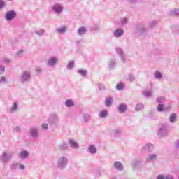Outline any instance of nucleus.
I'll return each instance as SVG.
<instances>
[{
	"instance_id": "nucleus-1",
	"label": "nucleus",
	"mask_w": 179,
	"mask_h": 179,
	"mask_svg": "<svg viewBox=\"0 0 179 179\" xmlns=\"http://www.w3.org/2000/svg\"><path fill=\"white\" fill-rule=\"evenodd\" d=\"M170 131L169 130V124L167 123H162L159 124V129L157 131V135L161 138H166L168 136Z\"/></svg>"
},
{
	"instance_id": "nucleus-2",
	"label": "nucleus",
	"mask_w": 179,
	"mask_h": 179,
	"mask_svg": "<svg viewBox=\"0 0 179 179\" xmlns=\"http://www.w3.org/2000/svg\"><path fill=\"white\" fill-rule=\"evenodd\" d=\"M59 62V59L55 56H52L49 57L46 61V66L48 68H55L58 63Z\"/></svg>"
},
{
	"instance_id": "nucleus-3",
	"label": "nucleus",
	"mask_w": 179,
	"mask_h": 179,
	"mask_svg": "<svg viewBox=\"0 0 179 179\" xmlns=\"http://www.w3.org/2000/svg\"><path fill=\"white\" fill-rule=\"evenodd\" d=\"M30 79H31V73L30 72V70L22 71L20 77V82H22V83H25V82H29Z\"/></svg>"
},
{
	"instance_id": "nucleus-4",
	"label": "nucleus",
	"mask_w": 179,
	"mask_h": 179,
	"mask_svg": "<svg viewBox=\"0 0 179 179\" xmlns=\"http://www.w3.org/2000/svg\"><path fill=\"white\" fill-rule=\"evenodd\" d=\"M59 169H65L68 166V158L65 156H60L57 161Z\"/></svg>"
},
{
	"instance_id": "nucleus-5",
	"label": "nucleus",
	"mask_w": 179,
	"mask_h": 179,
	"mask_svg": "<svg viewBox=\"0 0 179 179\" xmlns=\"http://www.w3.org/2000/svg\"><path fill=\"white\" fill-rule=\"evenodd\" d=\"M13 155V152H8L6 151H4L0 155V161L2 163H8V162L10 161V159H12Z\"/></svg>"
},
{
	"instance_id": "nucleus-6",
	"label": "nucleus",
	"mask_w": 179,
	"mask_h": 179,
	"mask_svg": "<svg viewBox=\"0 0 179 179\" xmlns=\"http://www.w3.org/2000/svg\"><path fill=\"white\" fill-rule=\"evenodd\" d=\"M51 10L55 15H61L64 12V6L60 3H55L51 7Z\"/></svg>"
},
{
	"instance_id": "nucleus-7",
	"label": "nucleus",
	"mask_w": 179,
	"mask_h": 179,
	"mask_svg": "<svg viewBox=\"0 0 179 179\" xmlns=\"http://www.w3.org/2000/svg\"><path fill=\"white\" fill-rule=\"evenodd\" d=\"M148 31L146 27L143 24H139L136 27V34L138 36H145Z\"/></svg>"
},
{
	"instance_id": "nucleus-8",
	"label": "nucleus",
	"mask_w": 179,
	"mask_h": 179,
	"mask_svg": "<svg viewBox=\"0 0 179 179\" xmlns=\"http://www.w3.org/2000/svg\"><path fill=\"white\" fill-rule=\"evenodd\" d=\"M17 15V14L15 12V10L8 11L5 15V20L7 22H12V20L16 17Z\"/></svg>"
},
{
	"instance_id": "nucleus-9",
	"label": "nucleus",
	"mask_w": 179,
	"mask_h": 179,
	"mask_svg": "<svg viewBox=\"0 0 179 179\" xmlns=\"http://www.w3.org/2000/svg\"><path fill=\"white\" fill-rule=\"evenodd\" d=\"M115 51L117 54H118V55L120 56L121 61H122L123 62H127V56H125V54H124V50H122V48H116Z\"/></svg>"
},
{
	"instance_id": "nucleus-10",
	"label": "nucleus",
	"mask_w": 179,
	"mask_h": 179,
	"mask_svg": "<svg viewBox=\"0 0 179 179\" xmlns=\"http://www.w3.org/2000/svg\"><path fill=\"white\" fill-rule=\"evenodd\" d=\"M124 31L121 29L118 28L116 29L113 32V37H115L116 38H120L124 36Z\"/></svg>"
},
{
	"instance_id": "nucleus-11",
	"label": "nucleus",
	"mask_w": 179,
	"mask_h": 179,
	"mask_svg": "<svg viewBox=\"0 0 179 179\" xmlns=\"http://www.w3.org/2000/svg\"><path fill=\"white\" fill-rule=\"evenodd\" d=\"M113 168L117 171H122L124 170V165L120 161H116L113 164Z\"/></svg>"
},
{
	"instance_id": "nucleus-12",
	"label": "nucleus",
	"mask_w": 179,
	"mask_h": 179,
	"mask_svg": "<svg viewBox=\"0 0 179 179\" xmlns=\"http://www.w3.org/2000/svg\"><path fill=\"white\" fill-rule=\"evenodd\" d=\"M29 134L31 136H32V138H34V139H37V138H38V129L36 127L31 128Z\"/></svg>"
},
{
	"instance_id": "nucleus-13",
	"label": "nucleus",
	"mask_w": 179,
	"mask_h": 179,
	"mask_svg": "<svg viewBox=\"0 0 179 179\" xmlns=\"http://www.w3.org/2000/svg\"><path fill=\"white\" fill-rule=\"evenodd\" d=\"M153 149H155V147L153 146V145L150 143H148L143 146L141 150L143 152L145 150L148 152H152Z\"/></svg>"
},
{
	"instance_id": "nucleus-14",
	"label": "nucleus",
	"mask_w": 179,
	"mask_h": 179,
	"mask_svg": "<svg viewBox=\"0 0 179 179\" xmlns=\"http://www.w3.org/2000/svg\"><path fill=\"white\" fill-rule=\"evenodd\" d=\"M66 29H68L66 26L59 27L55 30V33L56 34H65L66 33Z\"/></svg>"
},
{
	"instance_id": "nucleus-15",
	"label": "nucleus",
	"mask_w": 179,
	"mask_h": 179,
	"mask_svg": "<svg viewBox=\"0 0 179 179\" xmlns=\"http://www.w3.org/2000/svg\"><path fill=\"white\" fill-rule=\"evenodd\" d=\"M117 111L120 113V114H124L125 111L127 110V106L125 103H121L117 106Z\"/></svg>"
},
{
	"instance_id": "nucleus-16",
	"label": "nucleus",
	"mask_w": 179,
	"mask_h": 179,
	"mask_svg": "<svg viewBox=\"0 0 179 179\" xmlns=\"http://www.w3.org/2000/svg\"><path fill=\"white\" fill-rule=\"evenodd\" d=\"M83 121L86 124L92 121V115L89 113H84L83 115Z\"/></svg>"
},
{
	"instance_id": "nucleus-17",
	"label": "nucleus",
	"mask_w": 179,
	"mask_h": 179,
	"mask_svg": "<svg viewBox=\"0 0 179 179\" xmlns=\"http://www.w3.org/2000/svg\"><path fill=\"white\" fill-rule=\"evenodd\" d=\"M87 33V28L86 27L83 26L80 27L78 30H77V34L78 36H85Z\"/></svg>"
},
{
	"instance_id": "nucleus-18",
	"label": "nucleus",
	"mask_w": 179,
	"mask_h": 179,
	"mask_svg": "<svg viewBox=\"0 0 179 179\" xmlns=\"http://www.w3.org/2000/svg\"><path fill=\"white\" fill-rule=\"evenodd\" d=\"M69 143L73 149H79V144L75 139H70Z\"/></svg>"
},
{
	"instance_id": "nucleus-19",
	"label": "nucleus",
	"mask_w": 179,
	"mask_h": 179,
	"mask_svg": "<svg viewBox=\"0 0 179 179\" xmlns=\"http://www.w3.org/2000/svg\"><path fill=\"white\" fill-rule=\"evenodd\" d=\"M157 160V155L155 153L149 154L146 158V162H155Z\"/></svg>"
},
{
	"instance_id": "nucleus-20",
	"label": "nucleus",
	"mask_w": 179,
	"mask_h": 179,
	"mask_svg": "<svg viewBox=\"0 0 179 179\" xmlns=\"http://www.w3.org/2000/svg\"><path fill=\"white\" fill-rule=\"evenodd\" d=\"M87 150L89 153H91V155H96V153H97V148L94 145H90Z\"/></svg>"
},
{
	"instance_id": "nucleus-21",
	"label": "nucleus",
	"mask_w": 179,
	"mask_h": 179,
	"mask_svg": "<svg viewBox=\"0 0 179 179\" xmlns=\"http://www.w3.org/2000/svg\"><path fill=\"white\" fill-rule=\"evenodd\" d=\"M168 121L171 124L177 122V115L176 113H171L168 118Z\"/></svg>"
},
{
	"instance_id": "nucleus-22",
	"label": "nucleus",
	"mask_w": 179,
	"mask_h": 179,
	"mask_svg": "<svg viewBox=\"0 0 179 179\" xmlns=\"http://www.w3.org/2000/svg\"><path fill=\"white\" fill-rule=\"evenodd\" d=\"M19 157L20 159H22V160L26 159L27 157H29V152L26 150H22L19 152Z\"/></svg>"
},
{
	"instance_id": "nucleus-23",
	"label": "nucleus",
	"mask_w": 179,
	"mask_h": 179,
	"mask_svg": "<svg viewBox=\"0 0 179 179\" xmlns=\"http://www.w3.org/2000/svg\"><path fill=\"white\" fill-rule=\"evenodd\" d=\"M16 111H19V106L17 102H14L10 107V113H16Z\"/></svg>"
},
{
	"instance_id": "nucleus-24",
	"label": "nucleus",
	"mask_w": 179,
	"mask_h": 179,
	"mask_svg": "<svg viewBox=\"0 0 179 179\" xmlns=\"http://www.w3.org/2000/svg\"><path fill=\"white\" fill-rule=\"evenodd\" d=\"M77 73L82 76L83 78H86L87 76V70L83 69H79L77 70Z\"/></svg>"
},
{
	"instance_id": "nucleus-25",
	"label": "nucleus",
	"mask_w": 179,
	"mask_h": 179,
	"mask_svg": "<svg viewBox=\"0 0 179 179\" xmlns=\"http://www.w3.org/2000/svg\"><path fill=\"white\" fill-rule=\"evenodd\" d=\"M116 62L114 59H111L110 60H109L108 63V68L110 71H111V69H114L115 68V64H116Z\"/></svg>"
},
{
	"instance_id": "nucleus-26",
	"label": "nucleus",
	"mask_w": 179,
	"mask_h": 179,
	"mask_svg": "<svg viewBox=\"0 0 179 179\" xmlns=\"http://www.w3.org/2000/svg\"><path fill=\"white\" fill-rule=\"evenodd\" d=\"M65 106L68 108H71V107H73L75 106V101L72 99H66L65 101Z\"/></svg>"
},
{
	"instance_id": "nucleus-27",
	"label": "nucleus",
	"mask_w": 179,
	"mask_h": 179,
	"mask_svg": "<svg viewBox=\"0 0 179 179\" xmlns=\"http://www.w3.org/2000/svg\"><path fill=\"white\" fill-rule=\"evenodd\" d=\"M59 122V117L58 116V115H53L52 118L51 120V124H52L53 125H57V124H58Z\"/></svg>"
},
{
	"instance_id": "nucleus-28",
	"label": "nucleus",
	"mask_w": 179,
	"mask_h": 179,
	"mask_svg": "<svg viewBox=\"0 0 179 179\" xmlns=\"http://www.w3.org/2000/svg\"><path fill=\"white\" fill-rule=\"evenodd\" d=\"M73 68H75V62L73 60L69 62L66 66V69L72 71Z\"/></svg>"
},
{
	"instance_id": "nucleus-29",
	"label": "nucleus",
	"mask_w": 179,
	"mask_h": 179,
	"mask_svg": "<svg viewBox=\"0 0 179 179\" xmlns=\"http://www.w3.org/2000/svg\"><path fill=\"white\" fill-rule=\"evenodd\" d=\"M108 115V112L106 110H103L99 113V118H106Z\"/></svg>"
},
{
	"instance_id": "nucleus-30",
	"label": "nucleus",
	"mask_w": 179,
	"mask_h": 179,
	"mask_svg": "<svg viewBox=\"0 0 179 179\" xmlns=\"http://www.w3.org/2000/svg\"><path fill=\"white\" fill-rule=\"evenodd\" d=\"M143 94L145 97H152L153 95V92L152 90H145L143 92Z\"/></svg>"
},
{
	"instance_id": "nucleus-31",
	"label": "nucleus",
	"mask_w": 179,
	"mask_h": 179,
	"mask_svg": "<svg viewBox=\"0 0 179 179\" xmlns=\"http://www.w3.org/2000/svg\"><path fill=\"white\" fill-rule=\"evenodd\" d=\"M113 104V98L112 97H108L105 100V106L106 107H110Z\"/></svg>"
},
{
	"instance_id": "nucleus-32",
	"label": "nucleus",
	"mask_w": 179,
	"mask_h": 179,
	"mask_svg": "<svg viewBox=\"0 0 179 179\" xmlns=\"http://www.w3.org/2000/svg\"><path fill=\"white\" fill-rule=\"evenodd\" d=\"M35 34H36L39 37H41L42 36H44V34H45V29H38V30L35 31Z\"/></svg>"
},
{
	"instance_id": "nucleus-33",
	"label": "nucleus",
	"mask_w": 179,
	"mask_h": 179,
	"mask_svg": "<svg viewBox=\"0 0 179 179\" xmlns=\"http://www.w3.org/2000/svg\"><path fill=\"white\" fill-rule=\"evenodd\" d=\"M145 108V106L143 103H137L136 105L135 110L136 111H142Z\"/></svg>"
},
{
	"instance_id": "nucleus-34",
	"label": "nucleus",
	"mask_w": 179,
	"mask_h": 179,
	"mask_svg": "<svg viewBox=\"0 0 179 179\" xmlns=\"http://www.w3.org/2000/svg\"><path fill=\"white\" fill-rule=\"evenodd\" d=\"M157 103H159V104H162V103L166 102V97L164 96H159L156 99Z\"/></svg>"
},
{
	"instance_id": "nucleus-35",
	"label": "nucleus",
	"mask_w": 179,
	"mask_h": 179,
	"mask_svg": "<svg viewBox=\"0 0 179 179\" xmlns=\"http://www.w3.org/2000/svg\"><path fill=\"white\" fill-rule=\"evenodd\" d=\"M154 76L155 79H162L163 78V75L159 71H155Z\"/></svg>"
},
{
	"instance_id": "nucleus-36",
	"label": "nucleus",
	"mask_w": 179,
	"mask_h": 179,
	"mask_svg": "<svg viewBox=\"0 0 179 179\" xmlns=\"http://www.w3.org/2000/svg\"><path fill=\"white\" fill-rule=\"evenodd\" d=\"M122 134V131L121 130V129H117L115 131L114 136H116V137L121 136Z\"/></svg>"
},
{
	"instance_id": "nucleus-37",
	"label": "nucleus",
	"mask_w": 179,
	"mask_h": 179,
	"mask_svg": "<svg viewBox=\"0 0 179 179\" xmlns=\"http://www.w3.org/2000/svg\"><path fill=\"white\" fill-rule=\"evenodd\" d=\"M172 33H173V34H178V33H179L178 26L172 27Z\"/></svg>"
},
{
	"instance_id": "nucleus-38",
	"label": "nucleus",
	"mask_w": 179,
	"mask_h": 179,
	"mask_svg": "<svg viewBox=\"0 0 179 179\" xmlns=\"http://www.w3.org/2000/svg\"><path fill=\"white\" fill-rule=\"evenodd\" d=\"M24 52V50H19L16 52V57H18V58H20V57H23V53Z\"/></svg>"
},
{
	"instance_id": "nucleus-39",
	"label": "nucleus",
	"mask_w": 179,
	"mask_h": 179,
	"mask_svg": "<svg viewBox=\"0 0 179 179\" xmlns=\"http://www.w3.org/2000/svg\"><path fill=\"white\" fill-rule=\"evenodd\" d=\"M3 83H8V80H6V77L0 76V85H2Z\"/></svg>"
},
{
	"instance_id": "nucleus-40",
	"label": "nucleus",
	"mask_w": 179,
	"mask_h": 179,
	"mask_svg": "<svg viewBox=\"0 0 179 179\" xmlns=\"http://www.w3.org/2000/svg\"><path fill=\"white\" fill-rule=\"evenodd\" d=\"M116 89L119 91L122 90V89H124V84L122 83H120L116 85Z\"/></svg>"
},
{
	"instance_id": "nucleus-41",
	"label": "nucleus",
	"mask_w": 179,
	"mask_h": 179,
	"mask_svg": "<svg viewBox=\"0 0 179 179\" xmlns=\"http://www.w3.org/2000/svg\"><path fill=\"white\" fill-rule=\"evenodd\" d=\"M164 108V104H159L157 106V111L159 113L163 112V110Z\"/></svg>"
},
{
	"instance_id": "nucleus-42",
	"label": "nucleus",
	"mask_w": 179,
	"mask_h": 179,
	"mask_svg": "<svg viewBox=\"0 0 179 179\" xmlns=\"http://www.w3.org/2000/svg\"><path fill=\"white\" fill-rule=\"evenodd\" d=\"M157 24V21H151L149 24L148 27H150L151 29L153 27H155V26Z\"/></svg>"
},
{
	"instance_id": "nucleus-43",
	"label": "nucleus",
	"mask_w": 179,
	"mask_h": 179,
	"mask_svg": "<svg viewBox=\"0 0 179 179\" xmlns=\"http://www.w3.org/2000/svg\"><path fill=\"white\" fill-rule=\"evenodd\" d=\"M171 15L174 16H179V9H174L171 11Z\"/></svg>"
},
{
	"instance_id": "nucleus-44",
	"label": "nucleus",
	"mask_w": 179,
	"mask_h": 179,
	"mask_svg": "<svg viewBox=\"0 0 179 179\" xmlns=\"http://www.w3.org/2000/svg\"><path fill=\"white\" fill-rule=\"evenodd\" d=\"M128 80H129V82H134L135 80V76L129 74L128 76Z\"/></svg>"
},
{
	"instance_id": "nucleus-45",
	"label": "nucleus",
	"mask_w": 179,
	"mask_h": 179,
	"mask_svg": "<svg viewBox=\"0 0 179 179\" xmlns=\"http://www.w3.org/2000/svg\"><path fill=\"white\" fill-rule=\"evenodd\" d=\"M120 23L122 25L127 24L128 23V19H127V18H122L120 20Z\"/></svg>"
},
{
	"instance_id": "nucleus-46",
	"label": "nucleus",
	"mask_w": 179,
	"mask_h": 179,
	"mask_svg": "<svg viewBox=\"0 0 179 179\" xmlns=\"http://www.w3.org/2000/svg\"><path fill=\"white\" fill-rule=\"evenodd\" d=\"M18 167H19V164L13 163V164H11V169H12L13 170H15V169H18Z\"/></svg>"
},
{
	"instance_id": "nucleus-47",
	"label": "nucleus",
	"mask_w": 179,
	"mask_h": 179,
	"mask_svg": "<svg viewBox=\"0 0 179 179\" xmlns=\"http://www.w3.org/2000/svg\"><path fill=\"white\" fill-rule=\"evenodd\" d=\"M98 87L99 90H106V87L102 83L99 84Z\"/></svg>"
},
{
	"instance_id": "nucleus-48",
	"label": "nucleus",
	"mask_w": 179,
	"mask_h": 179,
	"mask_svg": "<svg viewBox=\"0 0 179 179\" xmlns=\"http://www.w3.org/2000/svg\"><path fill=\"white\" fill-rule=\"evenodd\" d=\"M3 72H5L4 66H0V75H3Z\"/></svg>"
},
{
	"instance_id": "nucleus-49",
	"label": "nucleus",
	"mask_w": 179,
	"mask_h": 179,
	"mask_svg": "<svg viewBox=\"0 0 179 179\" xmlns=\"http://www.w3.org/2000/svg\"><path fill=\"white\" fill-rule=\"evenodd\" d=\"M92 30H94V31H99L100 30V27H99V25H95L92 27Z\"/></svg>"
},
{
	"instance_id": "nucleus-50",
	"label": "nucleus",
	"mask_w": 179,
	"mask_h": 179,
	"mask_svg": "<svg viewBox=\"0 0 179 179\" xmlns=\"http://www.w3.org/2000/svg\"><path fill=\"white\" fill-rule=\"evenodd\" d=\"M5 7V1L3 0H0V9H2V8Z\"/></svg>"
},
{
	"instance_id": "nucleus-51",
	"label": "nucleus",
	"mask_w": 179,
	"mask_h": 179,
	"mask_svg": "<svg viewBox=\"0 0 179 179\" xmlns=\"http://www.w3.org/2000/svg\"><path fill=\"white\" fill-rule=\"evenodd\" d=\"M59 149H66V148H68V145H66V144H62L59 146Z\"/></svg>"
},
{
	"instance_id": "nucleus-52",
	"label": "nucleus",
	"mask_w": 179,
	"mask_h": 179,
	"mask_svg": "<svg viewBox=\"0 0 179 179\" xmlns=\"http://www.w3.org/2000/svg\"><path fill=\"white\" fill-rule=\"evenodd\" d=\"M10 62H12V60L8 59V58H6L3 59V63L4 64H10Z\"/></svg>"
},
{
	"instance_id": "nucleus-53",
	"label": "nucleus",
	"mask_w": 179,
	"mask_h": 179,
	"mask_svg": "<svg viewBox=\"0 0 179 179\" xmlns=\"http://www.w3.org/2000/svg\"><path fill=\"white\" fill-rule=\"evenodd\" d=\"M43 129H48V124L47 123H43L42 125H41Z\"/></svg>"
},
{
	"instance_id": "nucleus-54",
	"label": "nucleus",
	"mask_w": 179,
	"mask_h": 179,
	"mask_svg": "<svg viewBox=\"0 0 179 179\" xmlns=\"http://www.w3.org/2000/svg\"><path fill=\"white\" fill-rule=\"evenodd\" d=\"M20 131H22V128H20V127H19V126L15 127V132H20Z\"/></svg>"
},
{
	"instance_id": "nucleus-55",
	"label": "nucleus",
	"mask_w": 179,
	"mask_h": 179,
	"mask_svg": "<svg viewBox=\"0 0 179 179\" xmlns=\"http://www.w3.org/2000/svg\"><path fill=\"white\" fill-rule=\"evenodd\" d=\"M18 169H20V170H24V165H23L22 164H19Z\"/></svg>"
},
{
	"instance_id": "nucleus-56",
	"label": "nucleus",
	"mask_w": 179,
	"mask_h": 179,
	"mask_svg": "<svg viewBox=\"0 0 179 179\" xmlns=\"http://www.w3.org/2000/svg\"><path fill=\"white\" fill-rule=\"evenodd\" d=\"M157 179H166V176L163 175H158Z\"/></svg>"
},
{
	"instance_id": "nucleus-57",
	"label": "nucleus",
	"mask_w": 179,
	"mask_h": 179,
	"mask_svg": "<svg viewBox=\"0 0 179 179\" xmlns=\"http://www.w3.org/2000/svg\"><path fill=\"white\" fill-rule=\"evenodd\" d=\"M165 179H174V177H173L171 175H168L165 176Z\"/></svg>"
},
{
	"instance_id": "nucleus-58",
	"label": "nucleus",
	"mask_w": 179,
	"mask_h": 179,
	"mask_svg": "<svg viewBox=\"0 0 179 179\" xmlns=\"http://www.w3.org/2000/svg\"><path fill=\"white\" fill-rule=\"evenodd\" d=\"M36 72H38V73H41V72H43V69L40 67L36 68Z\"/></svg>"
},
{
	"instance_id": "nucleus-59",
	"label": "nucleus",
	"mask_w": 179,
	"mask_h": 179,
	"mask_svg": "<svg viewBox=\"0 0 179 179\" xmlns=\"http://www.w3.org/2000/svg\"><path fill=\"white\" fill-rule=\"evenodd\" d=\"M131 3H138L139 0H129Z\"/></svg>"
},
{
	"instance_id": "nucleus-60",
	"label": "nucleus",
	"mask_w": 179,
	"mask_h": 179,
	"mask_svg": "<svg viewBox=\"0 0 179 179\" xmlns=\"http://www.w3.org/2000/svg\"><path fill=\"white\" fill-rule=\"evenodd\" d=\"M80 43H83V40H78V41H76V44H80Z\"/></svg>"
},
{
	"instance_id": "nucleus-61",
	"label": "nucleus",
	"mask_w": 179,
	"mask_h": 179,
	"mask_svg": "<svg viewBox=\"0 0 179 179\" xmlns=\"http://www.w3.org/2000/svg\"><path fill=\"white\" fill-rule=\"evenodd\" d=\"M176 146H177V148H179V140H178L176 142Z\"/></svg>"
},
{
	"instance_id": "nucleus-62",
	"label": "nucleus",
	"mask_w": 179,
	"mask_h": 179,
	"mask_svg": "<svg viewBox=\"0 0 179 179\" xmlns=\"http://www.w3.org/2000/svg\"><path fill=\"white\" fill-rule=\"evenodd\" d=\"M133 163L135 165L136 163H138V161H134Z\"/></svg>"
},
{
	"instance_id": "nucleus-63",
	"label": "nucleus",
	"mask_w": 179,
	"mask_h": 179,
	"mask_svg": "<svg viewBox=\"0 0 179 179\" xmlns=\"http://www.w3.org/2000/svg\"><path fill=\"white\" fill-rule=\"evenodd\" d=\"M0 99H1V94H0Z\"/></svg>"
}]
</instances>
